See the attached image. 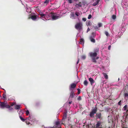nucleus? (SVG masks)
Listing matches in <instances>:
<instances>
[{"label": "nucleus", "mask_w": 128, "mask_h": 128, "mask_svg": "<svg viewBox=\"0 0 128 128\" xmlns=\"http://www.w3.org/2000/svg\"><path fill=\"white\" fill-rule=\"evenodd\" d=\"M111 47V46L110 45L108 46V48H110Z\"/></svg>", "instance_id": "obj_53"}, {"label": "nucleus", "mask_w": 128, "mask_h": 128, "mask_svg": "<svg viewBox=\"0 0 128 128\" xmlns=\"http://www.w3.org/2000/svg\"><path fill=\"white\" fill-rule=\"evenodd\" d=\"M72 101L70 102H68V104H70L72 103Z\"/></svg>", "instance_id": "obj_50"}, {"label": "nucleus", "mask_w": 128, "mask_h": 128, "mask_svg": "<svg viewBox=\"0 0 128 128\" xmlns=\"http://www.w3.org/2000/svg\"><path fill=\"white\" fill-rule=\"evenodd\" d=\"M89 80L90 82L91 85H92L94 83V81L93 79L91 78H90L88 79Z\"/></svg>", "instance_id": "obj_9"}, {"label": "nucleus", "mask_w": 128, "mask_h": 128, "mask_svg": "<svg viewBox=\"0 0 128 128\" xmlns=\"http://www.w3.org/2000/svg\"><path fill=\"white\" fill-rule=\"evenodd\" d=\"M97 4H96V2H94L93 4V5L94 6H96Z\"/></svg>", "instance_id": "obj_43"}, {"label": "nucleus", "mask_w": 128, "mask_h": 128, "mask_svg": "<svg viewBox=\"0 0 128 128\" xmlns=\"http://www.w3.org/2000/svg\"><path fill=\"white\" fill-rule=\"evenodd\" d=\"M50 1V0H45V1L44 2V5H46L49 3Z\"/></svg>", "instance_id": "obj_14"}, {"label": "nucleus", "mask_w": 128, "mask_h": 128, "mask_svg": "<svg viewBox=\"0 0 128 128\" xmlns=\"http://www.w3.org/2000/svg\"><path fill=\"white\" fill-rule=\"evenodd\" d=\"M92 34L94 36L96 35L94 32L92 33Z\"/></svg>", "instance_id": "obj_49"}, {"label": "nucleus", "mask_w": 128, "mask_h": 128, "mask_svg": "<svg viewBox=\"0 0 128 128\" xmlns=\"http://www.w3.org/2000/svg\"><path fill=\"white\" fill-rule=\"evenodd\" d=\"M37 16L36 15H32L31 16V18L32 20H35L37 19Z\"/></svg>", "instance_id": "obj_11"}, {"label": "nucleus", "mask_w": 128, "mask_h": 128, "mask_svg": "<svg viewBox=\"0 0 128 128\" xmlns=\"http://www.w3.org/2000/svg\"><path fill=\"white\" fill-rule=\"evenodd\" d=\"M74 0L75 1H76L78 0Z\"/></svg>", "instance_id": "obj_55"}, {"label": "nucleus", "mask_w": 128, "mask_h": 128, "mask_svg": "<svg viewBox=\"0 0 128 128\" xmlns=\"http://www.w3.org/2000/svg\"><path fill=\"white\" fill-rule=\"evenodd\" d=\"M99 58V57L98 56H96V60H98Z\"/></svg>", "instance_id": "obj_46"}, {"label": "nucleus", "mask_w": 128, "mask_h": 128, "mask_svg": "<svg viewBox=\"0 0 128 128\" xmlns=\"http://www.w3.org/2000/svg\"><path fill=\"white\" fill-rule=\"evenodd\" d=\"M75 95V94L74 93V91H72L71 92L70 96V98H73Z\"/></svg>", "instance_id": "obj_6"}, {"label": "nucleus", "mask_w": 128, "mask_h": 128, "mask_svg": "<svg viewBox=\"0 0 128 128\" xmlns=\"http://www.w3.org/2000/svg\"><path fill=\"white\" fill-rule=\"evenodd\" d=\"M26 123L27 124H30V123L29 122H26Z\"/></svg>", "instance_id": "obj_52"}, {"label": "nucleus", "mask_w": 128, "mask_h": 128, "mask_svg": "<svg viewBox=\"0 0 128 128\" xmlns=\"http://www.w3.org/2000/svg\"><path fill=\"white\" fill-rule=\"evenodd\" d=\"M84 85L86 86H87L88 84V82L86 80H85L84 82Z\"/></svg>", "instance_id": "obj_22"}, {"label": "nucleus", "mask_w": 128, "mask_h": 128, "mask_svg": "<svg viewBox=\"0 0 128 128\" xmlns=\"http://www.w3.org/2000/svg\"><path fill=\"white\" fill-rule=\"evenodd\" d=\"M118 104L119 105H121V101L120 100L118 103Z\"/></svg>", "instance_id": "obj_39"}, {"label": "nucleus", "mask_w": 128, "mask_h": 128, "mask_svg": "<svg viewBox=\"0 0 128 128\" xmlns=\"http://www.w3.org/2000/svg\"><path fill=\"white\" fill-rule=\"evenodd\" d=\"M29 111L28 110H27L26 112V115H28L29 114Z\"/></svg>", "instance_id": "obj_32"}, {"label": "nucleus", "mask_w": 128, "mask_h": 128, "mask_svg": "<svg viewBox=\"0 0 128 128\" xmlns=\"http://www.w3.org/2000/svg\"><path fill=\"white\" fill-rule=\"evenodd\" d=\"M102 74L103 75L105 78L106 79H108V75L106 74V73H103Z\"/></svg>", "instance_id": "obj_15"}, {"label": "nucleus", "mask_w": 128, "mask_h": 128, "mask_svg": "<svg viewBox=\"0 0 128 128\" xmlns=\"http://www.w3.org/2000/svg\"><path fill=\"white\" fill-rule=\"evenodd\" d=\"M97 110L98 108L96 106L95 108L92 110L91 112L95 114L96 113Z\"/></svg>", "instance_id": "obj_10"}, {"label": "nucleus", "mask_w": 128, "mask_h": 128, "mask_svg": "<svg viewBox=\"0 0 128 128\" xmlns=\"http://www.w3.org/2000/svg\"><path fill=\"white\" fill-rule=\"evenodd\" d=\"M128 110V109H127V110Z\"/></svg>", "instance_id": "obj_60"}, {"label": "nucleus", "mask_w": 128, "mask_h": 128, "mask_svg": "<svg viewBox=\"0 0 128 128\" xmlns=\"http://www.w3.org/2000/svg\"><path fill=\"white\" fill-rule=\"evenodd\" d=\"M84 39L81 38L80 40V41L79 42V43L82 45L84 44Z\"/></svg>", "instance_id": "obj_12"}, {"label": "nucleus", "mask_w": 128, "mask_h": 128, "mask_svg": "<svg viewBox=\"0 0 128 128\" xmlns=\"http://www.w3.org/2000/svg\"><path fill=\"white\" fill-rule=\"evenodd\" d=\"M0 108L2 109H4V108H10L9 110H11L13 109L12 108H10V106L8 105L6 102L4 101V102H0Z\"/></svg>", "instance_id": "obj_1"}, {"label": "nucleus", "mask_w": 128, "mask_h": 128, "mask_svg": "<svg viewBox=\"0 0 128 128\" xmlns=\"http://www.w3.org/2000/svg\"><path fill=\"white\" fill-rule=\"evenodd\" d=\"M124 95L125 97H128V93H124Z\"/></svg>", "instance_id": "obj_35"}, {"label": "nucleus", "mask_w": 128, "mask_h": 128, "mask_svg": "<svg viewBox=\"0 0 128 128\" xmlns=\"http://www.w3.org/2000/svg\"><path fill=\"white\" fill-rule=\"evenodd\" d=\"M77 100L79 101L80 100H82V98L80 96H79L77 98Z\"/></svg>", "instance_id": "obj_31"}, {"label": "nucleus", "mask_w": 128, "mask_h": 128, "mask_svg": "<svg viewBox=\"0 0 128 128\" xmlns=\"http://www.w3.org/2000/svg\"><path fill=\"white\" fill-rule=\"evenodd\" d=\"M67 114L65 112L64 113V116L62 119V121L63 122L65 121V120L66 118ZM63 122H62L63 124Z\"/></svg>", "instance_id": "obj_7"}, {"label": "nucleus", "mask_w": 128, "mask_h": 128, "mask_svg": "<svg viewBox=\"0 0 128 128\" xmlns=\"http://www.w3.org/2000/svg\"><path fill=\"white\" fill-rule=\"evenodd\" d=\"M123 128H128L126 126H124V125L123 126H122Z\"/></svg>", "instance_id": "obj_47"}, {"label": "nucleus", "mask_w": 128, "mask_h": 128, "mask_svg": "<svg viewBox=\"0 0 128 128\" xmlns=\"http://www.w3.org/2000/svg\"><path fill=\"white\" fill-rule=\"evenodd\" d=\"M89 54L91 58L92 61L95 63H96L97 62L96 60V57L97 55V53L96 52H91L89 53Z\"/></svg>", "instance_id": "obj_2"}, {"label": "nucleus", "mask_w": 128, "mask_h": 128, "mask_svg": "<svg viewBox=\"0 0 128 128\" xmlns=\"http://www.w3.org/2000/svg\"><path fill=\"white\" fill-rule=\"evenodd\" d=\"M20 119L23 122H24L26 120L24 119L23 118L22 116H20Z\"/></svg>", "instance_id": "obj_23"}, {"label": "nucleus", "mask_w": 128, "mask_h": 128, "mask_svg": "<svg viewBox=\"0 0 128 128\" xmlns=\"http://www.w3.org/2000/svg\"><path fill=\"white\" fill-rule=\"evenodd\" d=\"M82 24L81 23H77L75 26L77 30H81L82 29Z\"/></svg>", "instance_id": "obj_3"}, {"label": "nucleus", "mask_w": 128, "mask_h": 128, "mask_svg": "<svg viewBox=\"0 0 128 128\" xmlns=\"http://www.w3.org/2000/svg\"><path fill=\"white\" fill-rule=\"evenodd\" d=\"M75 14L76 16H79L80 14L78 12H75Z\"/></svg>", "instance_id": "obj_30"}, {"label": "nucleus", "mask_w": 128, "mask_h": 128, "mask_svg": "<svg viewBox=\"0 0 128 128\" xmlns=\"http://www.w3.org/2000/svg\"><path fill=\"white\" fill-rule=\"evenodd\" d=\"M71 18H72V19H75V15L74 13H72L70 14Z\"/></svg>", "instance_id": "obj_16"}, {"label": "nucleus", "mask_w": 128, "mask_h": 128, "mask_svg": "<svg viewBox=\"0 0 128 128\" xmlns=\"http://www.w3.org/2000/svg\"><path fill=\"white\" fill-rule=\"evenodd\" d=\"M94 114H95L94 113L91 112L90 113V116L91 117H94Z\"/></svg>", "instance_id": "obj_19"}, {"label": "nucleus", "mask_w": 128, "mask_h": 128, "mask_svg": "<svg viewBox=\"0 0 128 128\" xmlns=\"http://www.w3.org/2000/svg\"><path fill=\"white\" fill-rule=\"evenodd\" d=\"M86 58V56L85 55H83L81 56V59H83V60H84Z\"/></svg>", "instance_id": "obj_24"}, {"label": "nucleus", "mask_w": 128, "mask_h": 128, "mask_svg": "<svg viewBox=\"0 0 128 128\" xmlns=\"http://www.w3.org/2000/svg\"><path fill=\"white\" fill-rule=\"evenodd\" d=\"M100 0H97V1L96 2V3L98 4L99 3Z\"/></svg>", "instance_id": "obj_44"}, {"label": "nucleus", "mask_w": 128, "mask_h": 128, "mask_svg": "<svg viewBox=\"0 0 128 128\" xmlns=\"http://www.w3.org/2000/svg\"><path fill=\"white\" fill-rule=\"evenodd\" d=\"M98 27L99 28L101 27L102 26V24L101 23H98Z\"/></svg>", "instance_id": "obj_29"}, {"label": "nucleus", "mask_w": 128, "mask_h": 128, "mask_svg": "<svg viewBox=\"0 0 128 128\" xmlns=\"http://www.w3.org/2000/svg\"><path fill=\"white\" fill-rule=\"evenodd\" d=\"M40 104L38 102H36V103L35 106H36L38 107L39 106Z\"/></svg>", "instance_id": "obj_28"}, {"label": "nucleus", "mask_w": 128, "mask_h": 128, "mask_svg": "<svg viewBox=\"0 0 128 128\" xmlns=\"http://www.w3.org/2000/svg\"><path fill=\"white\" fill-rule=\"evenodd\" d=\"M40 15L41 16V17H43L44 18H45L46 16V14L43 13L41 14H40Z\"/></svg>", "instance_id": "obj_20"}, {"label": "nucleus", "mask_w": 128, "mask_h": 128, "mask_svg": "<svg viewBox=\"0 0 128 128\" xmlns=\"http://www.w3.org/2000/svg\"><path fill=\"white\" fill-rule=\"evenodd\" d=\"M92 17V15L90 14L88 16V18L89 19H90Z\"/></svg>", "instance_id": "obj_33"}, {"label": "nucleus", "mask_w": 128, "mask_h": 128, "mask_svg": "<svg viewBox=\"0 0 128 128\" xmlns=\"http://www.w3.org/2000/svg\"><path fill=\"white\" fill-rule=\"evenodd\" d=\"M116 18V15H113L112 16V18L113 20L115 19Z\"/></svg>", "instance_id": "obj_27"}, {"label": "nucleus", "mask_w": 128, "mask_h": 128, "mask_svg": "<svg viewBox=\"0 0 128 128\" xmlns=\"http://www.w3.org/2000/svg\"><path fill=\"white\" fill-rule=\"evenodd\" d=\"M105 33L106 36H108L109 34L108 32L107 31H105Z\"/></svg>", "instance_id": "obj_36"}, {"label": "nucleus", "mask_w": 128, "mask_h": 128, "mask_svg": "<svg viewBox=\"0 0 128 128\" xmlns=\"http://www.w3.org/2000/svg\"><path fill=\"white\" fill-rule=\"evenodd\" d=\"M79 60V58H78V61L77 62V64H78V63Z\"/></svg>", "instance_id": "obj_48"}, {"label": "nucleus", "mask_w": 128, "mask_h": 128, "mask_svg": "<svg viewBox=\"0 0 128 128\" xmlns=\"http://www.w3.org/2000/svg\"><path fill=\"white\" fill-rule=\"evenodd\" d=\"M75 6L76 7H81L82 6V5L80 4H76L75 5Z\"/></svg>", "instance_id": "obj_26"}, {"label": "nucleus", "mask_w": 128, "mask_h": 128, "mask_svg": "<svg viewBox=\"0 0 128 128\" xmlns=\"http://www.w3.org/2000/svg\"><path fill=\"white\" fill-rule=\"evenodd\" d=\"M77 90H78V94H79L80 93V89L79 88H78L77 89Z\"/></svg>", "instance_id": "obj_34"}, {"label": "nucleus", "mask_w": 128, "mask_h": 128, "mask_svg": "<svg viewBox=\"0 0 128 128\" xmlns=\"http://www.w3.org/2000/svg\"><path fill=\"white\" fill-rule=\"evenodd\" d=\"M31 118V117L30 115H29V116L28 118H26V119H27L28 120H30Z\"/></svg>", "instance_id": "obj_41"}, {"label": "nucleus", "mask_w": 128, "mask_h": 128, "mask_svg": "<svg viewBox=\"0 0 128 128\" xmlns=\"http://www.w3.org/2000/svg\"><path fill=\"white\" fill-rule=\"evenodd\" d=\"M127 108V105H126L123 107V108L124 110H126Z\"/></svg>", "instance_id": "obj_25"}, {"label": "nucleus", "mask_w": 128, "mask_h": 128, "mask_svg": "<svg viewBox=\"0 0 128 128\" xmlns=\"http://www.w3.org/2000/svg\"><path fill=\"white\" fill-rule=\"evenodd\" d=\"M108 49H109V50H110V48H108Z\"/></svg>", "instance_id": "obj_57"}, {"label": "nucleus", "mask_w": 128, "mask_h": 128, "mask_svg": "<svg viewBox=\"0 0 128 128\" xmlns=\"http://www.w3.org/2000/svg\"><path fill=\"white\" fill-rule=\"evenodd\" d=\"M94 27L95 29H98V27L96 26H94Z\"/></svg>", "instance_id": "obj_42"}, {"label": "nucleus", "mask_w": 128, "mask_h": 128, "mask_svg": "<svg viewBox=\"0 0 128 128\" xmlns=\"http://www.w3.org/2000/svg\"><path fill=\"white\" fill-rule=\"evenodd\" d=\"M80 2H79V4H80Z\"/></svg>", "instance_id": "obj_59"}, {"label": "nucleus", "mask_w": 128, "mask_h": 128, "mask_svg": "<svg viewBox=\"0 0 128 128\" xmlns=\"http://www.w3.org/2000/svg\"><path fill=\"white\" fill-rule=\"evenodd\" d=\"M96 117L97 118H102V115L101 113H97L96 114Z\"/></svg>", "instance_id": "obj_8"}, {"label": "nucleus", "mask_w": 128, "mask_h": 128, "mask_svg": "<svg viewBox=\"0 0 128 128\" xmlns=\"http://www.w3.org/2000/svg\"><path fill=\"white\" fill-rule=\"evenodd\" d=\"M90 29H89V28H88L87 29V32H88V31H89L90 30Z\"/></svg>", "instance_id": "obj_51"}, {"label": "nucleus", "mask_w": 128, "mask_h": 128, "mask_svg": "<svg viewBox=\"0 0 128 128\" xmlns=\"http://www.w3.org/2000/svg\"><path fill=\"white\" fill-rule=\"evenodd\" d=\"M13 105V104H12V106Z\"/></svg>", "instance_id": "obj_58"}, {"label": "nucleus", "mask_w": 128, "mask_h": 128, "mask_svg": "<svg viewBox=\"0 0 128 128\" xmlns=\"http://www.w3.org/2000/svg\"><path fill=\"white\" fill-rule=\"evenodd\" d=\"M76 84L74 83H73L71 84L70 88H74L76 87Z\"/></svg>", "instance_id": "obj_13"}, {"label": "nucleus", "mask_w": 128, "mask_h": 128, "mask_svg": "<svg viewBox=\"0 0 128 128\" xmlns=\"http://www.w3.org/2000/svg\"><path fill=\"white\" fill-rule=\"evenodd\" d=\"M51 17L52 20H56L58 19L59 16H58L52 15L51 16Z\"/></svg>", "instance_id": "obj_5"}, {"label": "nucleus", "mask_w": 128, "mask_h": 128, "mask_svg": "<svg viewBox=\"0 0 128 128\" xmlns=\"http://www.w3.org/2000/svg\"><path fill=\"white\" fill-rule=\"evenodd\" d=\"M86 24L87 26H90L91 25V22L90 21H87L86 22Z\"/></svg>", "instance_id": "obj_18"}, {"label": "nucleus", "mask_w": 128, "mask_h": 128, "mask_svg": "<svg viewBox=\"0 0 128 128\" xmlns=\"http://www.w3.org/2000/svg\"><path fill=\"white\" fill-rule=\"evenodd\" d=\"M20 106L19 105H16L15 107L16 109H19L20 108Z\"/></svg>", "instance_id": "obj_21"}, {"label": "nucleus", "mask_w": 128, "mask_h": 128, "mask_svg": "<svg viewBox=\"0 0 128 128\" xmlns=\"http://www.w3.org/2000/svg\"><path fill=\"white\" fill-rule=\"evenodd\" d=\"M90 39L91 41L93 43H94L95 42V40L92 38V36H91L90 38Z\"/></svg>", "instance_id": "obj_17"}, {"label": "nucleus", "mask_w": 128, "mask_h": 128, "mask_svg": "<svg viewBox=\"0 0 128 128\" xmlns=\"http://www.w3.org/2000/svg\"><path fill=\"white\" fill-rule=\"evenodd\" d=\"M50 14H52V13H51L50 14H49V15H48V16H50Z\"/></svg>", "instance_id": "obj_54"}, {"label": "nucleus", "mask_w": 128, "mask_h": 128, "mask_svg": "<svg viewBox=\"0 0 128 128\" xmlns=\"http://www.w3.org/2000/svg\"><path fill=\"white\" fill-rule=\"evenodd\" d=\"M100 0H97V1L96 2V3L98 4L99 3Z\"/></svg>", "instance_id": "obj_45"}, {"label": "nucleus", "mask_w": 128, "mask_h": 128, "mask_svg": "<svg viewBox=\"0 0 128 128\" xmlns=\"http://www.w3.org/2000/svg\"><path fill=\"white\" fill-rule=\"evenodd\" d=\"M123 117L126 119L127 118H128V110H127L126 113H124V115L123 116Z\"/></svg>", "instance_id": "obj_4"}, {"label": "nucleus", "mask_w": 128, "mask_h": 128, "mask_svg": "<svg viewBox=\"0 0 128 128\" xmlns=\"http://www.w3.org/2000/svg\"><path fill=\"white\" fill-rule=\"evenodd\" d=\"M72 0H68V2L70 4H71L72 2Z\"/></svg>", "instance_id": "obj_38"}, {"label": "nucleus", "mask_w": 128, "mask_h": 128, "mask_svg": "<svg viewBox=\"0 0 128 128\" xmlns=\"http://www.w3.org/2000/svg\"><path fill=\"white\" fill-rule=\"evenodd\" d=\"M3 97L4 98H6V96L5 94H3Z\"/></svg>", "instance_id": "obj_37"}, {"label": "nucleus", "mask_w": 128, "mask_h": 128, "mask_svg": "<svg viewBox=\"0 0 128 128\" xmlns=\"http://www.w3.org/2000/svg\"><path fill=\"white\" fill-rule=\"evenodd\" d=\"M110 128V126H109L108 128Z\"/></svg>", "instance_id": "obj_56"}, {"label": "nucleus", "mask_w": 128, "mask_h": 128, "mask_svg": "<svg viewBox=\"0 0 128 128\" xmlns=\"http://www.w3.org/2000/svg\"><path fill=\"white\" fill-rule=\"evenodd\" d=\"M86 18H82V20L84 22L86 21Z\"/></svg>", "instance_id": "obj_40"}]
</instances>
